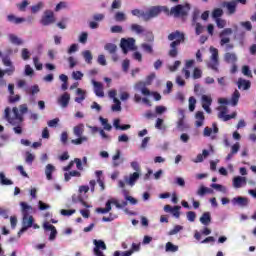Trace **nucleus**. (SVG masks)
Instances as JSON below:
<instances>
[{
    "instance_id": "31",
    "label": "nucleus",
    "mask_w": 256,
    "mask_h": 256,
    "mask_svg": "<svg viewBox=\"0 0 256 256\" xmlns=\"http://www.w3.org/2000/svg\"><path fill=\"white\" fill-rule=\"evenodd\" d=\"M94 249L105 251L107 249V245L103 240H94Z\"/></svg>"
},
{
    "instance_id": "61",
    "label": "nucleus",
    "mask_w": 256,
    "mask_h": 256,
    "mask_svg": "<svg viewBox=\"0 0 256 256\" xmlns=\"http://www.w3.org/2000/svg\"><path fill=\"white\" fill-rule=\"evenodd\" d=\"M242 73L246 77H252L251 70L249 69V66H243Z\"/></svg>"
},
{
    "instance_id": "58",
    "label": "nucleus",
    "mask_w": 256,
    "mask_h": 256,
    "mask_svg": "<svg viewBox=\"0 0 256 256\" xmlns=\"http://www.w3.org/2000/svg\"><path fill=\"white\" fill-rule=\"evenodd\" d=\"M142 49L146 52V53H153V46L147 44V43H144L142 44Z\"/></svg>"
},
{
    "instance_id": "14",
    "label": "nucleus",
    "mask_w": 256,
    "mask_h": 256,
    "mask_svg": "<svg viewBox=\"0 0 256 256\" xmlns=\"http://www.w3.org/2000/svg\"><path fill=\"white\" fill-rule=\"evenodd\" d=\"M43 227L45 231H51L49 241H55V239L57 238V228H55L54 225L49 224V222H45L43 224Z\"/></svg>"
},
{
    "instance_id": "30",
    "label": "nucleus",
    "mask_w": 256,
    "mask_h": 256,
    "mask_svg": "<svg viewBox=\"0 0 256 256\" xmlns=\"http://www.w3.org/2000/svg\"><path fill=\"white\" fill-rule=\"evenodd\" d=\"M104 49H105V51H108V53H110V55L117 53V45H115L113 43H107L104 46Z\"/></svg>"
},
{
    "instance_id": "4",
    "label": "nucleus",
    "mask_w": 256,
    "mask_h": 256,
    "mask_svg": "<svg viewBox=\"0 0 256 256\" xmlns=\"http://www.w3.org/2000/svg\"><path fill=\"white\" fill-rule=\"evenodd\" d=\"M145 13L146 14H142L144 21H150V19H155V17H159L161 13L169 15V8L167 6H152Z\"/></svg>"
},
{
    "instance_id": "10",
    "label": "nucleus",
    "mask_w": 256,
    "mask_h": 256,
    "mask_svg": "<svg viewBox=\"0 0 256 256\" xmlns=\"http://www.w3.org/2000/svg\"><path fill=\"white\" fill-rule=\"evenodd\" d=\"M40 23L44 26L51 25L52 23H55V14L51 10H46L44 12V15L42 16V19Z\"/></svg>"
},
{
    "instance_id": "40",
    "label": "nucleus",
    "mask_w": 256,
    "mask_h": 256,
    "mask_svg": "<svg viewBox=\"0 0 256 256\" xmlns=\"http://www.w3.org/2000/svg\"><path fill=\"white\" fill-rule=\"evenodd\" d=\"M166 251H170L171 253H176V251H179V246H176L173 243L168 242L166 244Z\"/></svg>"
},
{
    "instance_id": "54",
    "label": "nucleus",
    "mask_w": 256,
    "mask_h": 256,
    "mask_svg": "<svg viewBox=\"0 0 256 256\" xmlns=\"http://www.w3.org/2000/svg\"><path fill=\"white\" fill-rule=\"evenodd\" d=\"M194 25H195V33H196V35H201V33H203V31H204L203 25H201V23H196Z\"/></svg>"
},
{
    "instance_id": "11",
    "label": "nucleus",
    "mask_w": 256,
    "mask_h": 256,
    "mask_svg": "<svg viewBox=\"0 0 256 256\" xmlns=\"http://www.w3.org/2000/svg\"><path fill=\"white\" fill-rule=\"evenodd\" d=\"M222 7H226L228 15H235V13L237 12V1H224L222 2Z\"/></svg>"
},
{
    "instance_id": "57",
    "label": "nucleus",
    "mask_w": 256,
    "mask_h": 256,
    "mask_svg": "<svg viewBox=\"0 0 256 256\" xmlns=\"http://www.w3.org/2000/svg\"><path fill=\"white\" fill-rule=\"evenodd\" d=\"M72 77L76 81H81L83 79V74L81 73V71H76L72 73Z\"/></svg>"
},
{
    "instance_id": "52",
    "label": "nucleus",
    "mask_w": 256,
    "mask_h": 256,
    "mask_svg": "<svg viewBox=\"0 0 256 256\" xmlns=\"http://www.w3.org/2000/svg\"><path fill=\"white\" fill-rule=\"evenodd\" d=\"M240 25H241V27L246 29V31H251L253 29V25L251 24L250 21L241 22Z\"/></svg>"
},
{
    "instance_id": "64",
    "label": "nucleus",
    "mask_w": 256,
    "mask_h": 256,
    "mask_svg": "<svg viewBox=\"0 0 256 256\" xmlns=\"http://www.w3.org/2000/svg\"><path fill=\"white\" fill-rule=\"evenodd\" d=\"M111 7L112 9H121V0H114Z\"/></svg>"
},
{
    "instance_id": "13",
    "label": "nucleus",
    "mask_w": 256,
    "mask_h": 256,
    "mask_svg": "<svg viewBox=\"0 0 256 256\" xmlns=\"http://www.w3.org/2000/svg\"><path fill=\"white\" fill-rule=\"evenodd\" d=\"M213 103V98L208 95H202V107L206 113H211V105Z\"/></svg>"
},
{
    "instance_id": "35",
    "label": "nucleus",
    "mask_w": 256,
    "mask_h": 256,
    "mask_svg": "<svg viewBox=\"0 0 256 256\" xmlns=\"http://www.w3.org/2000/svg\"><path fill=\"white\" fill-rule=\"evenodd\" d=\"M109 211H111V202H106L105 208H97L96 209V213H101L102 215L109 213Z\"/></svg>"
},
{
    "instance_id": "41",
    "label": "nucleus",
    "mask_w": 256,
    "mask_h": 256,
    "mask_svg": "<svg viewBox=\"0 0 256 256\" xmlns=\"http://www.w3.org/2000/svg\"><path fill=\"white\" fill-rule=\"evenodd\" d=\"M21 57L24 61H27L31 58V52L27 48H23L21 51Z\"/></svg>"
},
{
    "instance_id": "3",
    "label": "nucleus",
    "mask_w": 256,
    "mask_h": 256,
    "mask_svg": "<svg viewBox=\"0 0 256 256\" xmlns=\"http://www.w3.org/2000/svg\"><path fill=\"white\" fill-rule=\"evenodd\" d=\"M85 133V124L80 123L73 128V134L75 137H78L76 139L71 140L72 145H83V143H86V141H89V138L87 136H83Z\"/></svg>"
},
{
    "instance_id": "23",
    "label": "nucleus",
    "mask_w": 256,
    "mask_h": 256,
    "mask_svg": "<svg viewBox=\"0 0 256 256\" xmlns=\"http://www.w3.org/2000/svg\"><path fill=\"white\" fill-rule=\"evenodd\" d=\"M200 223H202V225H209V223H211V213L204 212L200 217Z\"/></svg>"
},
{
    "instance_id": "22",
    "label": "nucleus",
    "mask_w": 256,
    "mask_h": 256,
    "mask_svg": "<svg viewBox=\"0 0 256 256\" xmlns=\"http://www.w3.org/2000/svg\"><path fill=\"white\" fill-rule=\"evenodd\" d=\"M251 88V82L248 80L239 79L238 80V89H244V91H247V89Z\"/></svg>"
},
{
    "instance_id": "7",
    "label": "nucleus",
    "mask_w": 256,
    "mask_h": 256,
    "mask_svg": "<svg viewBox=\"0 0 256 256\" xmlns=\"http://www.w3.org/2000/svg\"><path fill=\"white\" fill-rule=\"evenodd\" d=\"M211 61L208 63V67L213 71H219V50L215 47H210Z\"/></svg>"
},
{
    "instance_id": "59",
    "label": "nucleus",
    "mask_w": 256,
    "mask_h": 256,
    "mask_svg": "<svg viewBox=\"0 0 256 256\" xmlns=\"http://www.w3.org/2000/svg\"><path fill=\"white\" fill-rule=\"evenodd\" d=\"M111 33H123V27L115 25L111 27Z\"/></svg>"
},
{
    "instance_id": "48",
    "label": "nucleus",
    "mask_w": 256,
    "mask_h": 256,
    "mask_svg": "<svg viewBox=\"0 0 256 256\" xmlns=\"http://www.w3.org/2000/svg\"><path fill=\"white\" fill-rule=\"evenodd\" d=\"M33 63L37 71H41L43 69V64L39 62V57H34L33 58Z\"/></svg>"
},
{
    "instance_id": "34",
    "label": "nucleus",
    "mask_w": 256,
    "mask_h": 256,
    "mask_svg": "<svg viewBox=\"0 0 256 256\" xmlns=\"http://www.w3.org/2000/svg\"><path fill=\"white\" fill-rule=\"evenodd\" d=\"M207 193H213V190L205 186H201L197 191V195H199L200 197H204L205 195H207Z\"/></svg>"
},
{
    "instance_id": "32",
    "label": "nucleus",
    "mask_w": 256,
    "mask_h": 256,
    "mask_svg": "<svg viewBox=\"0 0 256 256\" xmlns=\"http://www.w3.org/2000/svg\"><path fill=\"white\" fill-rule=\"evenodd\" d=\"M76 93H77V95H79V97L75 98V102L83 103V101H85V91H83V89H81V88H78Z\"/></svg>"
},
{
    "instance_id": "50",
    "label": "nucleus",
    "mask_w": 256,
    "mask_h": 256,
    "mask_svg": "<svg viewBox=\"0 0 256 256\" xmlns=\"http://www.w3.org/2000/svg\"><path fill=\"white\" fill-rule=\"evenodd\" d=\"M203 72L199 68H194L193 79H201Z\"/></svg>"
},
{
    "instance_id": "37",
    "label": "nucleus",
    "mask_w": 256,
    "mask_h": 256,
    "mask_svg": "<svg viewBox=\"0 0 256 256\" xmlns=\"http://www.w3.org/2000/svg\"><path fill=\"white\" fill-rule=\"evenodd\" d=\"M101 121V124L103 125L105 131H111V129H113V126H111V124H109V120H107L106 118L100 117L99 118Z\"/></svg>"
},
{
    "instance_id": "46",
    "label": "nucleus",
    "mask_w": 256,
    "mask_h": 256,
    "mask_svg": "<svg viewBox=\"0 0 256 256\" xmlns=\"http://www.w3.org/2000/svg\"><path fill=\"white\" fill-rule=\"evenodd\" d=\"M43 9V2H39L38 4L34 5L31 7V12L32 13H39Z\"/></svg>"
},
{
    "instance_id": "62",
    "label": "nucleus",
    "mask_w": 256,
    "mask_h": 256,
    "mask_svg": "<svg viewBox=\"0 0 256 256\" xmlns=\"http://www.w3.org/2000/svg\"><path fill=\"white\" fill-rule=\"evenodd\" d=\"M61 9H67V2H59L56 5L55 11H61Z\"/></svg>"
},
{
    "instance_id": "45",
    "label": "nucleus",
    "mask_w": 256,
    "mask_h": 256,
    "mask_svg": "<svg viewBox=\"0 0 256 256\" xmlns=\"http://www.w3.org/2000/svg\"><path fill=\"white\" fill-rule=\"evenodd\" d=\"M28 5H29V1L23 0L22 3L16 4V7L19 9V11H25Z\"/></svg>"
},
{
    "instance_id": "47",
    "label": "nucleus",
    "mask_w": 256,
    "mask_h": 256,
    "mask_svg": "<svg viewBox=\"0 0 256 256\" xmlns=\"http://www.w3.org/2000/svg\"><path fill=\"white\" fill-rule=\"evenodd\" d=\"M179 231H183V226L176 225V226H174V228L172 230H170L168 232V235H177V233H179Z\"/></svg>"
},
{
    "instance_id": "20",
    "label": "nucleus",
    "mask_w": 256,
    "mask_h": 256,
    "mask_svg": "<svg viewBox=\"0 0 256 256\" xmlns=\"http://www.w3.org/2000/svg\"><path fill=\"white\" fill-rule=\"evenodd\" d=\"M7 21H9V23H14L15 25H19L21 23H25V18H21V17H17L13 14H9L7 16Z\"/></svg>"
},
{
    "instance_id": "26",
    "label": "nucleus",
    "mask_w": 256,
    "mask_h": 256,
    "mask_svg": "<svg viewBox=\"0 0 256 256\" xmlns=\"http://www.w3.org/2000/svg\"><path fill=\"white\" fill-rule=\"evenodd\" d=\"M9 41L12 43V45H23V40L21 38H18L15 34H9Z\"/></svg>"
},
{
    "instance_id": "8",
    "label": "nucleus",
    "mask_w": 256,
    "mask_h": 256,
    "mask_svg": "<svg viewBox=\"0 0 256 256\" xmlns=\"http://www.w3.org/2000/svg\"><path fill=\"white\" fill-rule=\"evenodd\" d=\"M218 119H222V121H231V119H235L237 117V112H233L232 114H227V106H220L218 108Z\"/></svg>"
},
{
    "instance_id": "17",
    "label": "nucleus",
    "mask_w": 256,
    "mask_h": 256,
    "mask_svg": "<svg viewBox=\"0 0 256 256\" xmlns=\"http://www.w3.org/2000/svg\"><path fill=\"white\" fill-rule=\"evenodd\" d=\"M243 185H247V179L245 177H241V176L234 177L233 187H235V189H241Z\"/></svg>"
},
{
    "instance_id": "53",
    "label": "nucleus",
    "mask_w": 256,
    "mask_h": 256,
    "mask_svg": "<svg viewBox=\"0 0 256 256\" xmlns=\"http://www.w3.org/2000/svg\"><path fill=\"white\" fill-rule=\"evenodd\" d=\"M187 219H188V221L193 223L195 221V219H197V214L193 211H189V212H187Z\"/></svg>"
},
{
    "instance_id": "2",
    "label": "nucleus",
    "mask_w": 256,
    "mask_h": 256,
    "mask_svg": "<svg viewBox=\"0 0 256 256\" xmlns=\"http://www.w3.org/2000/svg\"><path fill=\"white\" fill-rule=\"evenodd\" d=\"M168 41H172L170 43L168 55L169 57L175 58L177 55H179V50L177 47H179L181 43H185V33L176 30L168 35Z\"/></svg>"
},
{
    "instance_id": "60",
    "label": "nucleus",
    "mask_w": 256,
    "mask_h": 256,
    "mask_svg": "<svg viewBox=\"0 0 256 256\" xmlns=\"http://www.w3.org/2000/svg\"><path fill=\"white\" fill-rule=\"evenodd\" d=\"M132 15H134V17H142L143 19V14H146L144 11H141L139 9H134L131 11Z\"/></svg>"
},
{
    "instance_id": "18",
    "label": "nucleus",
    "mask_w": 256,
    "mask_h": 256,
    "mask_svg": "<svg viewBox=\"0 0 256 256\" xmlns=\"http://www.w3.org/2000/svg\"><path fill=\"white\" fill-rule=\"evenodd\" d=\"M135 89H137V91H141L142 95H151V91H149V89H147V84L145 82H138L135 85Z\"/></svg>"
},
{
    "instance_id": "55",
    "label": "nucleus",
    "mask_w": 256,
    "mask_h": 256,
    "mask_svg": "<svg viewBox=\"0 0 256 256\" xmlns=\"http://www.w3.org/2000/svg\"><path fill=\"white\" fill-rule=\"evenodd\" d=\"M165 111H167V107H165V106H156L155 107V112L157 115H163V113H165Z\"/></svg>"
},
{
    "instance_id": "49",
    "label": "nucleus",
    "mask_w": 256,
    "mask_h": 256,
    "mask_svg": "<svg viewBox=\"0 0 256 256\" xmlns=\"http://www.w3.org/2000/svg\"><path fill=\"white\" fill-rule=\"evenodd\" d=\"M163 123H164L163 119L157 118L156 123H155L156 129H158L159 131L165 129V126L163 125Z\"/></svg>"
},
{
    "instance_id": "43",
    "label": "nucleus",
    "mask_w": 256,
    "mask_h": 256,
    "mask_svg": "<svg viewBox=\"0 0 256 256\" xmlns=\"http://www.w3.org/2000/svg\"><path fill=\"white\" fill-rule=\"evenodd\" d=\"M195 105H197V99L191 96L189 98V111H195Z\"/></svg>"
},
{
    "instance_id": "19",
    "label": "nucleus",
    "mask_w": 256,
    "mask_h": 256,
    "mask_svg": "<svg viewBox=\"0 0 256 256\" xmlns=\"http://www.w3.org/2000/svg\"><path fill=\"white\" fill-rule=\"evenodd\" d=\"M195 125L196 127H203V123L205 121V114L203 113V111H198L195 114Z\"/></svg>"
},
{
    "instance_id": "1",
    "label": "nucleus",
    "mask_w": 256,
    "mask_h": 256,
    "mask_svg": "<svg viewBox=\"0 0 256 256\" xmlns=\"http://www.w3.org/2000/svg\"><path fill=\"white\" fill-rule=\"evenodd\" d=\"M12 112L14 115L13 117H11V108H5L4 118L6 119V121H8V123H10V125H17L13 128V131L14 133H16V135H21V133H23V128L20 125L21 123H23V115L19 113V108L17 107H14L12 109Z\"/></svg>"
},
{
    "instance_id": "25",
    "label": "nucleus",
    "mask_w": 256,
    "mask_h": 256,
    "mask_svg": "<svg viewBox=\"0 0 256 256\" xmlns=\"http://www.w3.org/2000/svg\"><path fill=\"white\" fill-rule=\"evenodd\" d=\"M138 179H139V172H134L130 174L129 179L127 180V183L128 185H131V187H133V185L137 183Z\"/></svg>"
},
{
    "instance_id": "36",
    "label": "nucleus",
    "mask_w": 256,
    "mask_h": 256,
    "mask_svg": "<svg viewBox=\"0 0 256 256\" xmlns=\"http://www.w3.org/2000/svg\"><path fill=\"white\" fill-rule=\"evenodd\" d=\"M86 63H88L89 65H91L92 61H93V54H91V51L89 50H85L83 53H82Z\"/></svg>"
},
{
    "instance_id": "28",
    "label": "nucleus",
    "mask_w": 256,
    "mask_h": 256,
    "mask_svg": "<svg viewBox=\"0 0 256 256\" xmlns=\"http://www.w3.org/2000/svg\"><path fill=\"white\" fill-rule=\"evenodd\" d=\"M20 205L22 207V215H29L33 211V207L29 206L27 202H21Z\"/></svg>"
},
{
    "instance_id": "24",
    "label": "nucleus",
    "mask_w": 256,
    "mask_h": 256,
    "mask_svg": "<svg viewBox=\"0 0 256 256\" xmlns=\"http://www.w3.org/2000/svg\"><path fill=\"white\" fill-rule=\"evenodd\" d=\"M53 171H55V166H53L52 164H47L45 174L48 181H51V179H53Z\"/></svg>"
},
{
    "instance_id": "29",
    "label": "nucleus",
    "mask_w": 256,
    "mask_h": 256,
    "mask_svg": "<svg viewBox=\"0 0 256 256\" xmlns=\"http://www.w3.org/2000/svg\"><path fill=\"white\" fill-rule=\"evenodd\" d=\"M240 97H241V93H239L238 90H235L231 97V105L233 107H236V105L239 103Z\"/></svg>"
},
{
    "instance_id": "15",
    "label": "nucleus",
    "mask_w": 256,
    "mask_h": 256,
    "mask_svg": "<svg viewBox=\"0 0 256 256\" xmlns=\"http://www.w3.org/2000/svg\"><path fill=\"white\" fill-rule=\"evenodd\" d=\"M92 85H94V93L97 97H105V92L103 91V83L92 80Z\"/></svg>"
},
{
    "instance_id": "9",
    "label": "nucleus",
    "mask_w": 256,
    "mask_h": 256,
    "mask_svg": "<svg viewBox=\"0 0 256 256\" xmlns=\"http://www.w3.org/2000/svg\"><path fill=\"white\" fill-rule=\"evenodd\" d=\"M33 222H34L33 216L23 215L22 228L18 232V235H21V233H25V231H27V229L33 227Z\"/></svg>"
},
{
    "instance_id": "38",
    "label": "nucleus",
    "mask_w": 256,
    "mask_h": 256,
    "mask_svg": "<svg viewBox=\"0 0 256 256\" xmlns=\"http://www.w3.org/2000/svg\"><path fill=\"white\" fill-rule=\"evenodd\" d=\"M121 158V150L116 151V155L112 157L113 159V167H119L121 165V162H118L117 160Z\"/></svg>"
},
{
    "instance_id": "39",
    "label": "nucleus",
    "mask_w": 256,
    "mask_h": 256,
    "mask_svg": "<svg viewBox=\"0 0 256 256\" xmlns=\"http://www.w3.org/2000/svg\"><path fill=\"white\" fill-rule=\"evenodd\" d=\"M0 181L2 185H13V181L7 179L3 172H0Z\"/></svg>"
},
{
    "instance_id": "21",
    "label": "nucleus",
    "mask_w": 256,
    "mask_h": 256,
    "mask_svg": "<svg viewBox=\"0 0 256 256\" xmlns=\"http://www.w3.org/2000/svg\"><path fill=\"white\" fill-rule=\"evenodd\" d=\"M224 61L226 63H237V55L235 53H229L227 52L224 55Z\"/></svg>"
},
{
    "instance_id": "33",
    "label": "nucleus",
    "mask_w": 256,
    "mask_h": 256,
    "mask_svg": "<svg viewBox=\"0 0 256 256\" xmlns=\"http://www.w3.org/2000/svg\"><path fill=\"white\" fill-rule=\"evenodd\" d=\"M212 19H215V21L217 19H221V17H223V9L221 8H215L213 11H212Z\"/></svg>"
},
{
    "instance_id": "16",
    "label": "nucleus",
    "mask_w": 256,
    "mask_h": 256,
    "mask_svg": "<svg viewBox=\"0 0 256 256\" xmlns=\"http://www.w3.org/2000/svg\"><path fill=\"white\" fill-rule=\"evenodd\" d=\"M231 202L232 205H239V207H247V205H249V200L242 196L233 198Z\"/></svg>"
},
{
    "instance_id": "56",
    "label": "nucleus",
    "mask_w": 256,
    "mask_h": 256,
    "mask_svg": "<svg viewBox=\"0 0 256 256\" xmlns=\"http://www.w3.org/2000/svg\"><path fill=\"white\" fill-rule=\"evenodd\" d=\"M33 161H35V156L30 152H26V163H29V165H31Z\"/></svg>"
},
{
    "instance_id": "63",
    "label": "nucleus",
    "mask_w": 256,
    "mask_h": 256,
    "mask_svg": "<svg viewBox=\"0 0 256 256\" xmlns=\"http://www.w3.org/2000/svg\"><path fill=\"white\" fill-rule=\"evenodd\" d=\"M87 37H88L87 32H82V34L79 37V41L81 43L85 44V43H87Z\"/></svg>"
},
{
    "instance_id": "12",
    "label": "nucleus",
    "mask_w": 256,
    "mask_h": 256,
    "mask_svg": "<svg viewBox=\"0 0 256 256\" xmlns=\"http://www.w3.org/2000/svg\"><path fill=\"white\" fill-rule=\"evenodd\" d=\"M69 101H71V95L67 92L62 94L58 99L57 103L62 107V109H66V107H69Z\"/></svg>"
},
{
    "instance_id": "42",
    "label": "nucleus",
    "mask_w": 256,
    "mask_h": 256,
    "mask_svg": "<svg viewBox=\"0 0 256 256\" xmlns=\"http://www.w3.org/2000/svg\"><path fill=\"white\" fill-rule=\"evenodd\" d=\"M115 21L121 22V21H126L127 16H125V13L123 12H117L114 16Z\"/></svg>"
},
{
    "instance_id": "27",
    "label": "nucleus",
    "mask_w": 256,
    "mask_h": 256,
    "mask_svg": "<svg viewBox=\"0 0 256 256\" xmlns=\"http://www.w3.org/2000/svg\"><path fill=\"white\" fill-rule=\"evenodd\" d=\"M133 33H137V35H141V33H145V28L139 24H132L130 27Z\"/></svg>"
},
{
    "instance_id": "51",
    "label": "nucleus",
    "mask_w": 256,
    "mask_h": 256,
    "mask_svg": "<svg viewBox=\"0 0 256 256\" xmlns=\"http://www.w3.org/2000/svg\"><path fill=\"white\" fill-rule=\"evenodd\" d=\"M179 209H181V206H174L173 208H172V215L174 216V217H176V219H179V217L181 216V213L179 212Z\"/></svg>"
},
{
    "instance_id": "6",
    "label": "nucleus",
    "mask_w": 256,
    "mask_h": 256,
    "mask_svg": "<svg viewBox=\"0 0 256 256\" xmlns=\"http://www.w3.org/2000/svg\"><path fill=\"white\" fill-rule=\"evenodd\" d=\"M120 47L124 55H127L129 51H135V38H122L120 42Z\"/></svg>"
},
{
    "instance_id": "5",
    "label": "nucleus",
    "mask_w": 256,
    "mask_h": 256,
    "mask_svg": "<svg viewBox=\"0 0 256 256\" xmlns=\"http://www.w3.org/2000/svg\"><path fill=\"white\" fill-rule=\"evenodd\" d=\"M191 11V6L189 4L181 5L178 4L174 7H172L169 10V14L167 15H173V17H187V14Z\"/></svg>"
},
{
    "instance_id": "44",
    "label": "nucleus",
    "mask_w": 256,
    "mask_h": 256,
    "mask_svg": "<svg viewBox=\"0 0 256 256\" xmlns=\"http://www.w3.org/2000/svg\"><path fill=\"white\" fill-rule=\"evenodd\" d=\"M114 105H112L111 109L112 111H121V101L119 99L114 98Z\"/></svg>"
}]
</instances>
